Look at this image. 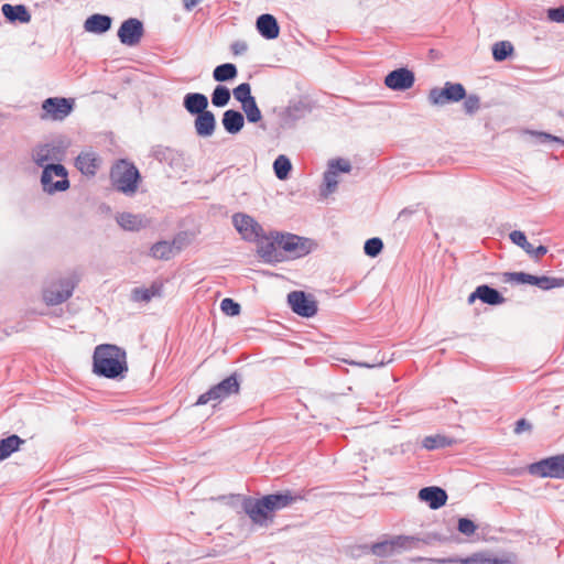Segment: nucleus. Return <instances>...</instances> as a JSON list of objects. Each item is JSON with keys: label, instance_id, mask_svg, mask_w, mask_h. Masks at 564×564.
Masks as SVG:
<instances>
[{"label": "nucleus", "instance_id": "423d86ee", "mask_svg": "<svg viewBox=\"0 0 564 564\" xmlns=\"http://www.w3.org/2000/svg\"><path fill=\"white\" fill-rule=\"evenodd\" d=\"M68 173L64 165L47 164L41 175L43 191L50 195L56 192H64L69 188Z\"/></svg>", "mask_w": 564, "mask_h": 564}, {"label": "nucleus", "instance_id": "20e7f679", "mask_svg": "<svg viewBox=\"0 0 564 564\" xmlns=\"http://www.w3.org/2000/svg\"><path fill=\"white\" fill-rule=\"evenodd\" d=\"M79 279L76 274L59 278L51 282L43 291V300L47 305H58L67 301L78 284Z\"/></svg>", "mask_w": 564, "mask_h": 564}, {"label": "nucleus", "instance_id": "ea45409f", "mask_svg": "<svg viewBox=\"0 0 564 564\" xmlns=\"http://www.w3.org/2000/svg\"><path fill=\"white\" fill-rule=\"evenodd\" d=\"M232 95L241 105L252 100L254 97L251 95V86L249 83H241L232 90Z\"/></svg>", "mask_w": 564, "mask_h": 564}, {"label": "nucleus", "instance_id": "e433bc0d", "mask_svg": "<svg viewBox=\"0 0 564 564\" xmlns=\"http://www.w3.org/2000/svg\"><path fill=\"white\" fill-rule=\"evenodd\" d=\"M230 101V90L224 85H217L212 93V104L217 108H223Z\"/></svg>", "mask_w": 564, "mask_h": 564}, {"label": "nucleus", "instance_id": "79ce46f5", "mask_svg": "<svg viewBox=\"0 0 564 564\" xmlns=\"http://www.w3.org/2000/svg\"><path fill=\"white\" fill-rule=\"evenodd\" d=\"M383 249V242L380 238L373 237L366 240L364 251L368 257H377Z\"/></svg>", "mask_w": 564, "mask_h": 564}, {"label": "nucleus", "instance_id": "c03bdc74", "mask_svg": "<svg viewBox=\"0 0 564 564\" xmlns=\"http://www.w3.org/2000/svg\"><path fill=\"white\" fill-rule=\"evenodd\" d=\"M464 100V110L466 113L468 115H474L476 111L479 110L480 108V98L475 95V94H470V95H466V97L463 99Z\"/></svg>", "mask_w": 564, "mask_h": 564}, {"label": "nucleus", "instance_id": "4be33fe9", "mask_svg": "<svg viewBox=\"0 0 564 564\" xmlns=\"http://www.w3.org/2000/svg\"><path fill=\"white\" fill-rule=\"evenodd\" d=\"M510 240L522 248L530 257L534 259H540L547 252V248L545 246L540 245L534 248L528 240L524 232L520 230H513L509 234Z\"/></svg>", "mask_w": 564, "mask_h": 564}, {"label": "nucleus", "instance_id": "680f3d73", "mask_svg": "<svg viewBox=\"0 0 564 564\" xmlns=\"http://www.w3.org/2000/svg\"><path fill=\"white\" fill-rule=\"evenodd\" d=\"M357 365L361 366V367H366V368H370L371 367V365L366 364V362H358Z\"/></svg>", "mask_w": 564, "mask_h": 564}, {"label": "nucleus", "instance_id": "393cba45", "mask_svg": "<svg viewBox=\"0 0 564 564\" xmlns=\"http://www.w3.org/2000/svg\"><path fill=\"white\" fill-rule=\"evenodd\" d=\"M111 24V17L100 13H94L85 20L84 29L89 33L104 34L110 30Z\"/></svg>", "mask_w": 564, "mask_h": 564}, {"label": "nucleus", "instance_id": "6e6552de", "mask_svg": "<svg viewBox=\"0 0 564 564\" xmlns=\"http://www.w3.org/2000/svg\"><path fill=\"white\" fill-rule=\"evenodd\" d=\"M466 97V89L460 83L446 82L442 88L434 87L429 91L427 100L432 106H444L458 102Z\"/></svg>", "mask_w": 564, "mask_h": 564}, {"label": "nucleus", "instance_id": "5fc2aeb1", "mask_svg": "<svg viewBox=\"0 0 564 564\" xmlns=\"http://www.w3.org/2000/svg\"><path fill=\"white\" fill-rule=\"evenodd\" d=\"M150 296L153 299L155 296L162 295L163 284L160 282H153L150 288H147Z\"/></svg>", "mask_w": 564, "mask_h": 564}, {"label": "nucleus", "instance_id": "603ef678", "mask_svg": "<svg viewBox=\"0 0 564 564\" xmlns=\"http://www.w3.org/2000/svg\"><path fill=\"white\" fill-rule=\"evenodd\" d=\"M532 431V424L527 421L525 419H520L516 422L514 425V433L521 434L523 432H531Z\"/></svg>", "mask_w": 564, "mask_h": 564}, {"label": "nucleus", "instance_id": "a211bd4d", "mask_svg": "<svg viewBox=\"0 0 564 564\" xmlns=\"http://www.w3.org/2000/svg\"><path fill=\"white\" fill-rule=\"evenodd\" d=\"M257 31L267 40H274L280 34L278 20L269 13L261 14L256 21Z\"/></svg>", "mask_w": 564, "mask_h": 564}, {"label": "nucleus", "instance_id": "f03ea898", "mask_svg": "<svg viewBox=\"0 0 564 564\" xmlns=\"http://www.w3.org/2000/svg\"><path fill=\"white\" fill-rule=\"evenodd\" d=\"M93 371L107 379H123L128 372L126 350L117 345H98L93 355Z\"/></svg>", "mask_w": 564, "mask_h": 564}, {"label": "nucleus", "instance_id": "f704fd0d", "mask_svg": "<svg viewBox=\"0 0 564 564\" xmlns=\"http://www.w3.org/2000/svg\"><path fill=\"white\" fill-rule=\"evenodd\" d=\"M453 440L444 436V435H430L424 437L422 442V446L427 451H433L437 448H444L451 446L453 444Z\"/></svg>", "mask_w": 564, "mask_h": 564}, {"label": "nucleus", "instance_id": "72a5a7b5", "mask_svg": "<svg viewBox=\"0 0 564 564\" xmlns=\"http://www.w3.org/2000/svg\"><path fill=\"white\" fill-rule=\"evenodd\" d=\"M291 170L292 163L288 156L281 154L274 160L273 171L279 180H286L289 177Z\"/></svg>", "mask_w": 564, "mask_h": 564}, {"label": "nucleus", "instance_id": "412c9836", "mask_svg": "<svg viewBox=\"0 0 564 564\" xmlns=\"http://www.w3.org/2000/svg\"><path fill=\"white\" fill-rule=\"evenodd\" d=\"M409 543V539L405 536H398L393 540L382 541L375 543L370 546V551L373 555L386 557L394 554L399 549L405 547Z\"/></svg>", "mask_w": 564, "mask_h": 564}, {"label": "nucleus", "instance_id": "37998d69", "mask_svg": "<svg viewBox=\"0 0 564 564\" xmlns=\"http://www.w3.org/2000/svg\"><path fill=\"white\" fill-rule=\"evenodd\" d=\"M220 310L228 316H237L240 313V304L232 299L226 297L220 303Z\"/></svg>", "mask_w": 564, "mask_h": 564}, {"label": "nucleus", "instance_id": "09e8293b", "mask_svg": "<svg viewBox=\"0 0 564 564\" xmlns=\"http://www.w3.org/2000/svg\"><path fill=\"white\" fill-rule=\"evenodd\" d=\"M457 530L467 536H470L477 530V525L468 518H459Z\"/></svg>", "mask_w": 564, "mask_h": 564}, {"label": "nucleus", "instance_id": "864d4df0", "mask_svg": "<svg viewBox=\"0 0 564 564\" xmlns=\"http://www.w3.org/2000/svg\"><path fill=\"white\" fill-rule=\"evenodd\" d=\"M498 564H518V555L514 553H507L502 557L497 558Z\"/></svg>", "mask_w": 564, "mask_h": 564}, {"label": "nucleus", "instance_id": "7ed1b4c3", "mask_svg": "<svg viewBox=\"0 0 564 564\" xmlns=\"http://www.w3.org/2000/svg\"><path fill=\"white\" fill-rule=\"evenodd\" d=\"M109 177L113 188L127 196L135 194L141 182L139 170L126 159L115 162L110 169Z\"/></svg>", "mask_w": 564, "mask_h": 564}, {"label": "nucleus", "instance_id": "c85d7f7f", "mask_svg": "<svg viewBox=\"0 0 564 564\" xmlns=\"http://www.w3.org/2000/svg\"><path fill=\"white\" fill-rule=\"evenodd\" d=\"M440 564L460 563V564H498L497 557H490L485 553H475L466 558H438L434 560Z\"/></svg>", "mask_w": 564, "mask_h": 564}, {"label": "nucleus", "instance_id": "0eeeda50", "mask_svg": "<svg viewBox=\"0 0 564 564\" xmlns=\"http://www.w3.org/2000/svg\"><path fill=\"white\" fill-rule=\"evenodd\" d=\"M532 476L541 478L564 479V454L543 458L528 466Z\"/></svg>", "mask_w": 564, "mask_h": 564}, {"label": "nucleus", "instance_id": "4d7b16f0", "mask_svg": "<svg viewBox=\"0 0 564 564\" xmlns=\"http://www.w3.org/2000/svg\"><path fill=\"white\" fill-rule=\"evenodd\" d=\"M305 108H306V107H305V105H304L303 102H301V101H300V102H296V104H294V105L290 106V107L288 108V112H289V115H290V116H292V117L296 118V117H300V115H296V113H297V112H301V111H302V110H304Z\"/></svg>", "mask_w": 564, "mask_h": 564}, {"label": "nucleus", "instance_id": "6ab92c4d", "mask_svg": "<svg viewBox=\"0 0 564 564\" xmlns=\"http://www.w3.org/2000/svg\"><path fill=\"white\" fill-rule=\"evenodd\" d=\"M1 12L9 23L26 24L31 21L32 17L24 4H10L4 3L1 7Z\"/></svg>", "mask_w": 564, "mask_h": 564}, {"label": "nucleus", "instance_id": "aec40b11", "mask_svg": "<svg viewBox=\"0 0 564 564\" xmlns=\"http://www.w3.org/2000/svg\"><path fill=\"white\" fill-rule=\"evenodd\" d=\"M195 132L200 138H209L216 130V117L210 110H206L194 120Z\"/></svg>", "mask_w": 564, "mask_h": 564}, {"label": "nucleus", "instance_id": "9b49d317", "mask_svg": "<svg viewBox=\"0 0 564 564\" xmlns=\"http://www.w3.org/2000/svg\"><path fill=\"white\" fill-rule=\"evenodd\" d=\"M232 225L246 241H258L264 236L262 226L251 216L243 213H236L232 216Z\"/></svg>", "mask_w": 564, "mask_h": 564}, {"label": "nucleus", "instance_id": "4c0bfd02", "mask_svg": "<svg viewBox=\"0 0 564 564\" xmlns=\"http://www.w3.org/2000/svg\"><path fill=\"white\" fill-rule=\"evenodd\" d=\"M513 53V46L508 41L497 42L492 46V56L496 62L507 59Z\"/></svg>", "mask_w": 564, "mask_h": 564}, {"label": "nucleus", "instance_id": "c756f323", "mask_svg": "<svg viewBox=\"0 0 564 564\" xmlns=\"http://www.w3.org/2000/svg\"><path fill=\"white\" fill-rule=\"evenodd\" d=\"M178 243L177 239L172 242L162 240L151 247L150 254L160 260H169L173 256V249Z\"/></svg>", "mask_w": 564, "mask_h": 564}, {"label": "nucleus", "instance_id": "2eb2a0df", "mask_svg": "<svg viewBox=\"0 0 564 564\" xmlns=\"http://www.w3.org/2000/svg\"><path fill=\"white\" fill-rule=\"evenodd\" d=\"M415 83V75L406 67H400L391 70L384 77V85L394 91H404L410 89Z\"/></svg>", "mask_w": 564, "mask_h": 564}, {"label": "nucleus", "instance_id": "49530a36", "mask_svg": "<svg viewBox=\"0 0 564 564\" xmlns=\"http://www.w3.org/2000/svg\"><path fill=\"white\" fill-rule=\"evenodd\" d=\"M530 273L527 272H506L503 273V282H517L519 284H529Z\"/></svg>", "mask_w": 564, "mask_h": 564}, {"label": "nucleus", "instance_id": "bb28decb", "mask_svg": "<svg viewBox=\"0 0 564 564\" xmlns=\"http://www.w3.org/2000/svg\"><path fill=\"white\" fill-rule=\"evenodd\" d=\"M476 295H478V300H480L482 303L492 305V306L501 305L506 302V299L502 296V294L498 290H496L487 284L477 286Z\"/></svg>", "mask_w": 564, "mask_h": 564}, {"label": "nucleus", "instance_id": "ddd939ff", "mask_svg": "<svg viewBox=\"0 0 564 564\" xmlns=\"http://www.w3.org/2000/svg\"><path fill=\"white\" fill-rule=\"evenodd\" d=\"M143 35V22L137 18H129L124 20L117 32L120 43L130 47L138 45Z\"/></svg>", "mask_w": 564, "mask_h": 564}, {"label": "nucleus", "instance_id": "c9c22d12", "mask_svg": "<svg viewBox=\"0 0 564 564\" xmlns=\"http://www.w3.org/2000/svg\"><path fill=\"white\" fill-rule=\"evenodd\" d=\"M338 174L334 172V170L327 167L324 173L323 186L321 187V195L328 196L333 194L338 186Z\"/></svg>", "mask_w": 564, "mask_h": 564}, {"label": "nucleus", "instance_id": "5701e85b", "mask_svg": "<svg viewBox=\"0 0 564 564\" xmlns=\"http://www.w3.org/2000/svg\"><path fill=\"white\" fill-rule=\"evenodd\" d=\"M62 154L61 148L51 143H45L39 145L33 152V161L36 165L44 166L47 165L48 161L59 160V155Z\"/></svg>", "mask_w": 564, "mask_h": 564}, {"label": "nucleus", "instance_id": "a878e982", "mask_svg": "<svg viewBox=\"0 0 564 564\" xmlns=\"http://www.w3.org/2000/svg\"><path fill=\"white\" fill-rule=\"evenodd\" d=\"M221 123L230 134H237L245 126L243 115L235 109H228L223 113Z\"/></svg>", "mask_w": 564, "mask_h": 564}, {"label": "nucleus", "instance_id": "473e14b6", "mask_svg": "<svg viewBox=\"0 0 564 564\" xmlns=\"http://www.w3.org/2000/svg\"><path fill=\"white\" fill-rule=\"evenodd\" d=\"M529 284L535 285L541 290L547 291L554 288H560L564 285V279L558 278H550V276H538V275H530Z\"/></svg>", "mask_w": 564, "mask_h": 564}, {"label": "nucleus", "instance_id": "cd10ccee", "mask_svg": "<svg viewBox=\"0 0 564 564\" xmlns=\"http://www.w3.org/2000/svg\"><path fill=\"white\" fill-rule=\"evenodd\" d=\"M24 443L25 440L21 438L17 434H12L6 438L0 440V462L11 456V454L18 452L21 445Z\"/></svg>", "mask_w": 564, "mask_h": 564}, {"label": "nucleus", "instance_id": "3c124183", "mask_svg": "<svg viewBox=\"0 0 564 564\" xmlns=\"http://www.w3.org/2000/svg\"><path fill=\"white\" fill-rule=\"evenodd\" d=\"M131 299L134 302H149L152 300L147 288H134L131 292Z\"/></svg>", "mask_w": 564, "mask_h": 564}, {"label": "nucleus", "instance_id": "2f4dec72", "mask_svg": "<svg viewBox=\"0 0 564 564\" xmlns=\"http://www.w3.org/2000/svg\"><path fill=\"white\" fill-rule=\"evenodd\" d=\"M116 220L118 225L124 230L134 231L143 227L141 216L131 213H119L116 216Z\"/></svg>", "mask_w": 564, "mask_h": 564}, {"label": "nucleus", "instance_id": "f257e3e1", "mask_svg": "<svg viewBox=\"0 0 564 564\" xmlns=\"http://www.w3.org/2000/svg\"><path fill=\"white\" fill-rule=\"evenodd\" d=\"M302 499V496L291 490L279 491L265 495L261 498L246 497L242 501V509L254 524L267 527L272 522V513L292 506Z\"/></svg>", "mask_w": 564, "mask_h": 564}, {"label": "nucleus", "instance_id": "f8f14e48", "mask_svg": "<svg viewBox=\"0 0 564 564\" xmlns=\"http://www.w3.org/2000/svg\"><path fill=\"white\" fill-rule=\"evenodd\" d=\"M288 303L291 310L302 317H313L317 313V302L304 291H293L288 294Z\"/></svg>", "mask_w": 564, "mask_h": 564}, {"label": "nucleus", "instance_id": "1a4fd4ad", "mask_svg": "<svg viewBox=\"0 0 564 564\" xmlns=\"http://www.w3.org/2000/svg\"><path fill=\"white\" fill-rule=\"evenodd\" d=\"M279 238L278 247L282 252L289 253L292 258L304 257L312 250L313 241L310 238L300 237L290 232H279Z\"/></svg>", "mask_w": 564, "mask_h": 564}, {"label": "nucleus", "instance_id": "052dcab7", "mask_svg": "<svg viewBox=\"0 0 564 564\" xmlns=\"http://www.w3.org/2000/svg\"><path fill=\"white\" fill-rule=\"evenodd\" d=\"M478 299V295H476V290L469 295L468 302L471 304L474 301Z\"/></svg>", "mask_w": 564, "mask_h": 564}, {"label": "nucleus", "instance_id": "4468645a", "mask_svg": "<svg viewBox=\"0 0 564 564\" xmlns=\"http://www.w3.org/2000/svg\"><path fill=\"white\" fill-rule=\"evenodd\" d=\"M74 108V100L63 97H50L42 104V109L45 112L42 119L50 117L53 120H64Z\"/></svg>", "mask_w": 564, "mask_h": 564}, {"label": "nucleus", "instance_id": "f3484780", "mask_svg": "<svg viewBox=\"0 0 564 564\" xmlns=\"http://www.w3.org/2000/svg\"><path fill=\"white\" fill-rule=\"evenodd\" d=\"M101 160L99 155L94 151H83L78 154L75 160V166L85 175H96Z\"/></svg>", "mask_w": 564, "mask_h": 564}, {"label": "nucleus", "instance_id": "13d9d810", "mask_svg": "<svg viewBox=\"0 0 564 564\" xmlns=\"http://www.w3.org/2000/svg\"><path fill=\"white\" fill-rule=\"evenodd\" d=\"M415 213V209L411 208V207H405L403 208L399 215H398V220H401V219H406L409 217H411L413 214Z\"/></svg>", "mask_w": 564, "mask_h": 564}, {"label": "nucleus", "instance_id": "7c9ffc66", "mask_svg": "<svg viewBox=\"0 0 564 564\" xmlns=\"http://www.w3.org/2000/svg\"><path fill=\"white\" fill-rule=\"evenodd\" d=\"M238 69L232 63H224L215 67L213 78L218 83L232 80L237 77Z\"/></svg>", "mask_w": 564, "mask_h": 564}, {"label": "nucleus", "instance_id": "58836bf2", "mask_svg": "<svg viewBox=\"0 0 564 564\" xmlns=\"http://www.w3.org/2000/svg\"><path fill=\"white\" fill-rule=\"evenodd\" d=\"M243 112L246 113V118L250 123H257L262 119L261 111L257 105L256 98L241 105Z\"/></svg>", "mask_w": 564, "mask_h": 564}, {"label": "nucleus", "instance_id": "a19ab883", "mask_svg": "<svg viewBox=\"0 0 564 564\" xmlns=\"http://www.w3.org/2000/svg\"><path fill=\"white\" fill-rule=\"evenodd\" d=\"M533 139L534 144H544L549 142H556L564 145V139L553 135L543 131H528L527 132Z\"/></svg>", "mask_w": 564, "mask_h": 564}, {"label": "nucleus", "instance_id": "dca6fc26", "mask_svg": "<svg viewBox=\"0 0 564 564\" xmlns=\"http://www.w3.org/2000/svg\"><path fill=\"white\" fill-rule=\"evenodd\" d=\"M417 498L425 502L432 510H437L446 505L447 492L437 486L424 487L419 490Z\"/></svg>", "mask_w": 564, "mask_h": 564}, {"label": "nucleus", "instance_id": "bf43d9fd", "mask_svg": "<svg viewBox=\"0 0 564 564\" xmlns=\"http://www.w3.org/2000/svg\"><path fill=\"white\" fill-rule=\"evenodd\" d=\"M203 0H183V7L186 11H192Z\"/></svg>", "mask_w": 564, "mask_h": 564}, {"label": "nucleus", "instance_id": "de8ad7c7", "mask_svg": "<svg viewBox=\"0 0 564 564\" xmlns=\"http://www.w3.org/2000/svg\"><path fill=\"white\" fill-rule=\"evenodd\" d=\"M328 167L334 170L336 174L339 172L349 173L352 169L350 162L346 159H335L328 162Z\"/></svg>", "mask_w": 564, "mask_h": 564}, {"label": "nucleus", "instance_id": "9d476101", "mask_svg": "<svg viewBox=\"0 0 564 564\" xmlns=\"http://www.w3.org/2000/svg\"><path fill=\"white\" fill-rule=\"evenodd\" d=\"M279 231L264 232L262 238H259L257 243V253L259 257L268 263L281 262L284 260V254L278 247Z\"/></svg>", "mask_w": 564, "mask_h": 564}, {"label": "nucleus", "instance_id": "a18cd8bd", "mask_svg": "<svg viewBox=\"0 0 564 564\" xmlns=\"http://www.w3.org/2000/svg\"><path fill=\"white\" fill-rule=\"evenodd\" d=\"M177 155L176 151L171 148H158L154 152V156L160 162H165L169 164H173L175 156Z\"/></svg>", "mask_w": 564, "mask_h": 564}, {"label": "nucleus", "instance_id": "39448f33", "mask_svg": "<svg viewBox=\"0 0 564 564\" xmlns=\"http://www.w3.org/2000/svg\"><path fill=\"white\" fill-rule=\"evenodd\" d=\"M240 376L237 372L213 386L208 391L200 394L196 401L197 405L207 404L210 401L221 402L232 394L239 393Z\"/></svg>", "mask_w": 564, "mask_h": 564}, {"label": "nucleus", "instance_id": "b1692460", "mask_svg": "<svg viewBox=\"0 0 564 564\" xmlns=\"http://www.w3.org/2000/svg\"><path fill=\"white\" fill-rule=\"evenodd\" d=\"M183 107L192 116H197L208 110V98L202 93H188L183 98Z\"/></svg>", "mask_w": 564, "mask_h": 564}, {"label": "nucleus", "instance_id": "6e6d98bb", "mask_svg": "<svg viewBox=\"0 0 564 564\" xmlns=\"http://www.w3.org/2000/svg\"><path fill=\"white\" fill-rule=\"evenodd\" d=\"M248 50V45L245 42H235L231 45V51L235 55H241Z\"/></svg>", "mask_w": 564, "mask_h": 564}, {"label": "nucleus", "instance_id": "8fccbe9b", "mask_svg": "<svg viewBox=\"0 0 564 564\" xmlns=\"http://www.w3.org/2000/svg\"><path fill=\"white\" fill-rule=\"evenodd\" d=\"M546 15L552 22L564 23V6L547 9Z\"/></svg>", "mask_w": 564, "mask_h": 564}]
</instances>
